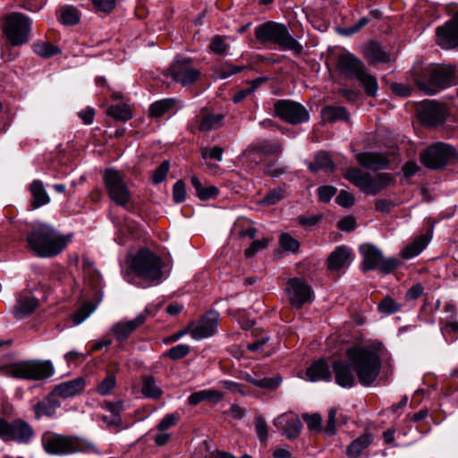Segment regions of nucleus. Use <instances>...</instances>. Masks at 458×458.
I'll return each mask as SVG.
<instances>
[{
    "instance_id": "obj_24",
    "label": "nucleus",
    "mask_w": 458,
    "mask_h": 458,
    "mask_svg": "<svg viewBox=\"0 0 458 458\" xmlns=\"http://www.w3.org/2000/svg\"><path fill=\"white\" fill-rule=\"evenodd\" d=\"M225 115L210 113L207 108H202L194 118V123L199 131H210L223 125Z\"/></svg>"
},
{
    "instance_id": "obj_39",
    "label": "nucleus",
    "mask_w": 458,
    "mask_h": 458,
    "mask_svg": "<svg viewBox=\"0 0 458 458\" xmlns=\"http://www.w3.org/2000/svg\"><path fill=\"white\" fill-rule=\"evenodd\" d=\"M175 98H164L151 104L148 108L149 115L153 118H159L170 111L176 104Z\"/></svg>"
},
{
    "instance_id": "obj_50",
    "label": "nucleus",
    "mask_w": 458,
    "mask_h": 458,
    "mask_svg": "<svg viewBox=\"0 0 458 458\" xmlns=\"http://www.w3.org/2000/svg\"><path fill=\"white\" fill-rule=\"evenodd\" d=\"M302 419L311 431L320 432L322 428V417L319 413L303 414Z\"/></svg>"
},
{
    "instance_id": "obj_51",
    "label": "nucleus",
    "mask_w": 458,
    "mask_h": 458,
    "mask_svg": "<svg viewBox=\"0 0 458 458\" xmlns=\"http://www.w3.org/2000/svg\"><path fill=\"white\" fill-rule=\"evenodd\" d=\"M280 246L285 251L295 252L299 250V242L292 237L289 233H284L280 235L279 238Z\"/></svg>"
},
{
    "instance_id": "obj_20",
    "label": "nucleus",
    "mask_w": 458,
    "mask_h": 458,
    "mask_svg": "<svg viewBox=\"0 0 458 458\" xmlns=\"http://www.w3.org/2000/svg\"><path fill=\"white\" fill-rule=\"evenodd\" d=\"M219 320V314L211 310L206 313L197 325L191 326V336L195 340H201L212 336L216 329Z\"/></svg>"
},
{
    "instance_id": "obj_2",
    "label": "nucleus",
    "mask_w": 458,
    "mask_h": 458,
    "mask_svg": "<svg viewBox=\"0 0 458 458\" xmlns=\"http://www.w3.org/2000/svg\"><path fill=\"white\" fill-rule=\"evenodd\" d=\"M27 242L29 248L41 258L55 257L66 245L65 238L56 229L40 222L31 225L27 233Z\"/></svg>"
},
{
    "instance_id": "obj_34",
    "label": "nucleus",
    "mask_w": 458,
    "mask_h": 458,
    "mask_svg": "<svg viewBox=\"0 0 458 458\" xmlns=\"http://www.w3.org/2000/svg\"><path fill=\"white\" fill-rule=\"evenodd\" d=\"M142 387L141 393L147 398L159 399L163 394V391L157 384V380L150 375H143L141 377Z\"/></svg>"
},
{
    "instance_id": "obj_28",
    "label": "nucleus",
    "mask_w": 458,
    "mask_h": 458,
    "mask_svg": "<svg viewBox=\"0 0 458 458\" xmlns=\"http://www.w3.org/2000/svg\"><path fill=\"white\" fill-rule=\"evenodd\" d=\"M275 425L281 427L288 438H296L301 430L302 424L300 419L294 415H283L275 420Z\"/></svg>"
},
{
    "instance_id": "obj_43",
    "label": "nucleus",
    "mask_w": 458,
    "mask_h": 458,
    "mask_svg": "<svg viewBox=\"0 0 458 458\" xmlns=\"http://www.w3.org/2000/svg\"><path fill=\"white\" fill-rule=\"evenodd\" d=\"M333 166V162L326 152L318 153L315 157L314 162L309 165L310 170L313 173H316L318 170H332Z\"/></svg>"
},
{
    "instance_id": "obj_52",
    "label": "nucleus",
    "mask_w": 458,
    "mask_h": 458,
    "mask_svg": "<svg viewBox=\"0 0 458 458\" xmlns=\"http://www.w3.org/2000/svg\"><path fill=\"white\" fill-rule=\"evenodd\" d=\"M256 330H253L251 332L252 335L255 337V340L252 343L247 344V349L253 352H261L263 346L268 343L270 340V337L265 334L261 335L260 337L258 336V335L255 333Z\"/></svg>"
},
{
    "instance_id": "obj_56",
    "label": "nucleus",
    "mask_w": 458,
    "mask_h": 458,
    "mask_svg": "<svg viewBox=\"0 0 458 458\" xmlns=\"http://www.w3.org/2000/svg\"><path fill=\"white\" fill-rule=\"evenodd\" d=\"M336 414H337V410L335 408H333V409L329 410V411H328L327 425L323 428L324 432L328 436H333L336 433V426H335Z\"/></svg>"
},
{
    "instance_id": "obj_61",
    "label": "nucleus",
    "mask_w": 458,
    "mask_h": 458,
    "mask_svg": "<svg viewBox=\"0 0 458 458\" xmlns=\"http://www.w3.org/2000/svg\"><path fill=\"white\" fill-rule=\"evenodd\" d=\"M318 199L322 202H328L336 193V189L333 186L326 185L318 189Z\"/></svg>"
},
{
    "instance_id": "obj_6",
    "label": "nucleus",
    "mask_w": 458,
    "mask_h": 458,
    "mask_svg": "<svg viewBox=\"0 0 458 458\" xmlns=\"http://www.w3.org/2000/svg\"><path fill=\"white\" fill-rule=\"evenodd\" d=\"M42 445L47 454L54 455L89 453L95 450V445L86 439L55 433H45L42 437Z\"/></svg>"
},
{
    "instance_id": "obj_54",
    "label": "nucleus",
    "mask_w": 458,
    "mask_h": 458,
    "mask_svg": "<svg viewBox=\"0 0 458 458\" xmlns=\"http://www.w3.org/2000/svg\"><path fill=\"white\" fill-rule=\"evenodd\" d=\"M173 199L175 203H182L186 199V189L183 181H177L173 186Z\"/></svg>"
},
{
    "instance_id": "obj_38",
    "label": "nucleus",
    "mask_w": 458,
    "mask_h": 458,
    "mask_svg": "<svg viewBox=\"0 0 458 458\" xmlns=\"http://www.w3.org/2000/svg\"><path fill=\"white\" fill-rule=\"evenodd\" d=\"M191 182L195 189L197 196L201 200L215 199L219 193V190L216 186L204 187L197 176H191Z\"/></svg>"
},
{
    "instance_id": "obj_48",
    "label": "nucleus",
    "mask_w": 458,
    "mask_h": 458,
    "mask_svg": "<svg viewBox=\"0 0 458 458\" xmlns=\"http://www.w3.org/2000/svg\"><path fill=\"white\" fill-rule=\"evenodd\" d=\"M84 276L85 280L89 281V283L92 285V287L96 288L99 285L101 276L98 271L92 268L91 264L88 261L84 262L83 265Z\"/></svg>"
},
{
    "instance_id": "obj_11",
    "label": "nucleus",
    "mask_w": 458,
    "mask_h": 458,
    "mask_svg": "<svg viewBox=\"0 0 458 458\" xmlns=\"http://www.w3.org/2000/svg\"><path fill=\"white\" fill-rule=\"evenodd\" d=\"M362 257L360 268L363 272L378 269L383 274H390L400 264L395 258H384L382 251L372 244H363L360 247Z\"/></svg>"
},
{
    "instance_id": "obj_47",
    "label": "nucleus",
    "mask_w": 458,
    "mask_h": 458,
    "mask_svg": "<svg viewBox=\"0 0 458 458\" xmlns=\"http://www.w3.org/2000/svg\"><path fill=\"white\" fill-rule=\"evenodd\" d=\"M377 309L383 314L391 315L398 312L401 305L393 298L386 296L378 303Z\"/></svg>"
},
{
    "instance_id": "obj_35",
    "label": "nucleus",
    "mask_w": 458,
    "mask_h": 458,
    "mask_svg": "<svg viewBox=\"0 0 458 458\" xmlns=\"http://www.w3.org/2000/svg\"><path fill=\"white\" fill-rule=\"evenodd\" d=\"M428 240L425 235L416 237L403 250L402 257L404 259H410L418 256L428 245Z\"/></svg>"
},
{
    "instance_id": "obj_36",
    "label": "nucleus",
    "mask_w": 458,
    "mask_h": 458,
    "mask_svg": "<svg viewBox=\"0 0 458 458\" xmlns=\"http://www.w3.org/2000/svg\"><path fill=\"white\" fill-rule=\"evenodd\" d=\"M371 443L372 436L370 434H363L348 445L346 454L351 458H357Z\"/></svg>"
},
{
    "instance_id": "obj_30",
    "label": "nucleus",
    "mask_w": 458,
    "mask_h": 458,
    "mask_svg": "<svg viewBox=\"0 0 458 458\" xmlns=\"http://www.w3.org/2000/svg\"><path fill=\"white\" fill-rule=\"evenodd\" d=\"M60 405V402L56 400L55 396L51 392L47 397L34 405L35 418L39 420L43 416L52 417Z\"/></svg>"
},
{
    "instance_id": "obj_26",
    "label": "nucleus",
    "mask_w": 458,
    "mask_h": 458,
    "mask_svg": "<svg viewBox=\"0 0 458 458\" xmlns=\"http://www.w3.org/2000/svg\"><path fill=\"white\" fill-rule=\"evenodd\" d=\"M356 159L364 168L374 171L386 169L390 164L386 156L377 152L359 153L356 156Z\"/></svg>"
},
{
    "instance_id": "obj_7",
    "label": "nucleus",
    "mask_w": 458,
    "mask_h": 458,
    "mask_svg": "<svg viewBox=\"0 0 458 458\" xmlns=\"http://www.w3.org/2000/svg\"><path fill=\"white\" fill-rule=\"evenodd\" d=\"M344 178L360 191L369 195H377L395 183L394 176L389 173H378L374 175L360 168H349Z\"/></svg>"
},
{
    "instance_id": "obj_59",
    "label": "nucleus",
    "mask_w": 458,
    "mask_h": 458,
    "mask_svg": "<svg viewBox=\"0 0 458 458\" xmlns=\"http://www.w3.org/2000/svg\"><path fill=\"white\" fill-rule=\"evenodd\" d=\"M255 428L256 432L259 436V438L261 441H264L268 437V428L266 423V420L262 417H257L255 419Z\"/></svg>"
},
{
    "instance_id": "obj_40",
    "label": "nucleus",
    "mask_w": 458,
    "mask_h": 458,
    "mask_svg": "<svg viewBox=\"0 0 458 458\" xmlns=\"http://www.w3.org/2000/svg\"><path fill=\"white\" fill-rule=\"evenodd\" d=\"M38 300L33 296H21L15 308V315L17 318H21L31 313L38 306Z\"/></svg>"
},
{
    "instance_id": "obj_10",
    "label": "nucleus",
    "mask_w": 458,
    "mask_h": 458,
    "mask_svg": "<svg viewBox=\"0 0 458 458\" xmlns=\"http://www.w3.org/2000/svg\"><path fill=\"white\" fill-rule=\"evenodd\" d=\"M104 183L112 201L128 211L132 210L131 192L118 170L106 169L104 174Z\"/></svg>"
},
{
    "instance_id": "obj_8",
    "label": "nucleus",
    "mask_w": 458,
    "mask_h": 458,
    "mask_svg": "<svg viewBox=\"0 0 458 458\" xmlns=\"http://www.w3.org/2000/svg\"><path fill=\"white\" fill-rule=\"evenodd\" d=\"M54 367L48 360H26L0 368L2 375L30 380H42L54 374Z\"/></svg>"
},
{
    "instance_id": "obj_46",
    "label": "nucleus",
    "mask_w": 458,
    "mask_h": 458,
    "mask_svg": "<svg viewBox=\"0 0 458 458\" xmlns=\"http://www.w3.org/2000/svg\"><path fill=\"white\" fill-rule=\"evenodd\" d=\"M60 21L64 25L72 26L80 21V15L77 9L72 6H65L61 9Z\"/></svg>"
},
{
    "instance_id": "obj_21",
    "label": "nucleus",
    "mask_w": 458,
    "mask_h": 458,
    "mask_svg": "<svg viewBox=\"0 0 458 458\" xmlns=\"http://www.w3.org/2000/svg\"><path fill=\"white\" fill-rule=\"evenodd\" d=\"M419 118L423 124L435 127L445 120V107L436 101H424L419 111Z\"/></svg>"
},
{
    "instance_id": "obj_64",
    "label": "nucleus",
    "mask_w": 458,
    "mask_h": 458,
    "mask_svg": "<svg viewBox=\"0 0 458 458\" xmlns=\"http://www.w3.org/2000/svg\"><path fill=\"white\" fill-rule=\"evenodd\" d=\"M392 91L400 97H408L412 91V88L403 83H393L391 85Z\"/></svg>"
},
{
    "instance_id": "obj_37",
    "label": "nucleus",
    "mask_w": 458,
    "mask_h": 458,
    "mask_svg": "<svg viewBox=\"0 0 458 458\" xmlns=\"http://www.w3.org/2000/svg\"><path fill=\"white\" fill-rule=\"evenodd\" d=\"M321 115L326 122L334 123L338 120L349 121V114L345 107L327 106L322 108Z\"/></svg>"
},
{
    "instance_id": "obj_5",
    "label": "nucleus",
    "mask_w": 458,
    "mask_h": 458,
    "mask_svg": "<svg viewBox=\"0 0 458 458\" xmlns=\"http://www.w3.org/2000/svg\"><path fill=\"white\" fill-rule=\"evenodd\" d=\"M257 40L260 43L276 45L282 50H291L294 54H301L302 46L290 34L288 28L279 22L267 21L255 28Z\"/></svg>"
},
{
    "instance_id": "obj_12",
    "label": "nucleus",
    "mask_w": 458,
    "mask_h": 458,
    "mask_svg": "<svg viewBox=\"0 0 458 458\" xmlns=\"http://www.w3.org/2000/svg\"><path fill=\"white\" fill-rule=\"evenodd\" d=\"M31 20L21 13H12L4 21L3 31L13 47L22 46L30 39Z\"/></svg>"
},
{
    "instance_id": "obj_41",
    "label": "nucleus",
    "mask_w": 458,
    "mask_h": 458,
    "mask_svg": "<svg viewBox=\"0 0 458 458\" xmlns=\"http://www.w3.org/2000/svg\"><path fill=\"white\" fill-rule=\"evenodd\" d=\"M33 52L43 58H51L61 54V49L47 41H38L32 45Z\"/></svg>"
},
{
    "instance_id": "obj_29",
    "label": "nucleus",
    "mask_w": 458,
    "mask_h": 458,
    "mask_svg": "<svg viewBox=\"0 0 458 458\" xmlns=\"http://www.w3.org/2000/svg\"><path fill=\"white\" fill-rule=\"evenodd\" d=\"M363 55L371 65L386 64L390 61V55L377 42H369L363 47Z\"/></svg>"
},
{
    "instance_id": "obj_23",
    "label": "nucleus",
    "mask_w": 458,
    "mask_h": 458,
    "mask_svg": "<svg viewBox=\"0 0 458 458\" xmlns=\"http://www.w3.org/2000/svg\"><path fill=\"white\" fill-rule=\"evenodd\" d=\"M146 316L143 313L139 314L134 319L129 321H120L113 325L111 332L118 342L126 341L129 336L139 327L144 324Z\"/></svg>"
},
{
    "instance_id": "obj_16",
    "label": "nucleus",
    "mask_w": 458,
    "mask_h": 458,
    "mask_svg": "<svg viewBox=\"0 0 458 458\" xmlns=\"http://www.w3.org/2000/svg\"><path fill=\"white\" fill-rule=\"evenodd\" d=\"M436 43L445 50L458 47V12L436 29Z\"/></svg>"
},
{
    "instance_id": "obj_49",
    "label": "nucleus",
    "mask_w": 458,
    "mask_h": 458,
    "mask_svg": "<svg viewBox=\"0 0 458 458\" xmlns=\"http://www.w3.org/2000/svg\"><path fill=\"white\" fill-rule=\"evenodd\" d=\"M190 352V346L188 344H178L170 348L164 356L168 357L173 360H181L186 357Z\"/></svg>"
},
{
    "instance_id": "obj_58",
    "label": "nucleus",
    "mask_w": 458,
    "mask_h": 458,
    "mask_svg": "<svg viewBox=\"0 0 458 458\" xmlns=\"http://www.w3.org/2000/svg\"><path fill=\"white\" fill-rule=\"evenodd\" d=\"M209 49L215 54L223 55L227 49V45L223 37L216 36L210 42Z\"/></svg>"
},
{
    "instance_id": "obj_27",
    "label": "nucleus",
    "mask_w": 458,
    "mask_h": 458,
    "mask_svg": "<svg viewBox=\"0 0 458 458\" xmlns=\"http://www.w3.org/2000/svg\"><path fill=\"white\" fill-rule=\"evenodd\" d=\"M85 386V381L81 377L65 381L55 386L52 393L56 397L64 399L72 397L81 393Z\"/></svg>"
},
{
    "instance_id": "obj_31",
    "label": "nucleus",
    "mask_w": 458,
    "mask_h": 458,
    "mask_svg": "<svg viewBox=\"0 0 458 458\" xmlns=\"http://www.w3.org/2000/svg\"><path fill=\"white\" fill-rule=\"evenodd\" d=\"M308 378L312 382L320 380L328 381L331 378V370L324 360L313 362L306 371Z\"/></svg>"
},
{
    "instance_id": "obj_18",
    "label": "nucleus",
    "mask_w": 458,
    "mask_h": 458,
    "mask_svg": "<svg viewBox=\"0 0 458 458\" xmlns=\"http://www.w3.org/2000/svg\"><path fill=\"white\" fill-rule=\"evenodd\" d=\"M288 300L294 308H301L304 303L311 301L312 290L302 279L290 278L285 289Z\"/></svg>"
},
{
    "instance_id": "obj_1",
    "label": "nucleus",
    "mask_w": 458,
    "mask_h": 458,
    "mask_svg": "<svg viewBox=\"0 0 458 458\" xmlns=\"http://www.w3.org/2000/svg\"><path fill=\"white\" fill-rule=\"evenodd\" d=\"M411 77L417 88L432 96L450 87L454 78V70L450 66L424 64L417 61L411 71Z\"/></svg>"
},
{
    "instance_id": "obj_53",
    "label": "nucleus",
    "mask_w": 458,
    "mask_h": 458,
    "mask_svg": "<svg viewBox=\"0 0 458 458\" xmlns=\"http://www.w3.org/2000/svg\"><path fill=\"white\" fill-rule=\"evenodd\" d=\"M170 163L167 160H165L161 163V165L153 172L152 181L155 184H158L162 182L169 171Z\"/></svg>"
},
{
    "instance_id": "obj_44",
    "label": "nucleus",
    "mask_w": 458,
    "mask_h": 458,
    "mask_svg": "<svg viewBox=\"0 0 458 458\" xmlns=\"http://www.w3.org/2000/svg\"><path fill=\"white\" fill-rule=\"evenodd\" d=\"M246 69H248V66L234 65L231 63L225 62L217 67L215 72L218 79L224 80Z\"/></svg>"
},
{
    "instance_id": "obj_60",
    "label": "nucleus",
    "mask_w": 458,
    "mask_h": 458,
    "mask_svg": "<svg viewBox=\"0 0 458 458\" xmlns=\"http://www.w3.org/2000/svg\"><path fill=\"white\" fill-rule=\"evenodd\" d=\"M178 417L174 413L166 414L157 426L159 431H165L171 427L174 426L178 421Z\"/></svg>"
},
{
    "instance_id": "obj_19",
    "label": "nucleus",
    "mask_w": 458,
    "mask_h": 458,
    "mask_svg": "<svg viewBox=\"0 0 458 458\" xmlns=\"http://www.w3.org/2000/svg\"><path fill=\"white\" fill-rule=\"evenodd\" d=\"M282 151L283 146L281 143L277 141L269 142L267 140H262L250 146L244 152V155L251 162L259 163L267 157L279 156Z\"/></svg>"
},
{
    "instance_id": "obj_22",
    "label": "nucleus",
    "mask_w": 458,
    "mask_h": 458,
    "mask_svg": "<svg viewBox=\"0 0 458 458\" xmlns=\"http://www.w3.org/2000/svg\"><path fill=\"white\" fill-rule=\"evenodd\" d=\"M335 383L344 388H351L356 384V372L349 360H336L332 364Z\"/></svg>"
},
{
    "instance_id": "obj_3",
    "label": "nucleus",
    "mask_w": 458,
    "mask_h": 458,
    "mask_svg": "<svg viewBox=\"0 0 458 458\" xmlns=\"http://www.w3.org/2000/svg\"><path fill=\"white\" fill-rule=\"evenodd\" d=\"M345 353L356 372L359 383L364 386H371L381 370L378 352L372 346H355L348 348Z\"/></svg>"
},
{
    "instance_id": "obj_9",
    "label": "nucleus",
    "mask_w": 458,
    "mask_h": 458,
    "mask_svg": "<svg viewBox=\"0 0 458 458\" xmlns=\"http://www.w3.org/2000/svg\"><path fill=\"white\" fill-rule=\"evenodd\" d=\"M130 268L140 278L159 283L162 280V260L147 249L140 250L132 258Z\"/></svg>"
},
{
    "instance_id": "obj_14",
    "label": "nucleus",
    "mask_w": 458,
    "mask_h": 458,
    "mask_svg": "<svg viewBox=\"0 0 458 458\" xmlns=\"http://www.w3.org/2000/svg\"><path fill=\"white\" fill-rule=\"evenodd\" d=\"M275 114L290 124L306 123L310 114L301 104L290 99H278L274 104Z\"/></svg>"
},
{
    "instance_id": "obj_13",
    "label": "nucleus",
    "mask_w": 458,
    "mask_h": 458,
    "mask_svg": "<svg viewBox=\"0 0 458 458\" xmlns=\"http://www.w3.org/2000/svg\"><path fill=\"white\" fill-rule=\"evenodd\" d=\"M457 158V152L451 145L437 142L420 154L421 163L429 169H442Z\"/></svg>"
},
{
    "instance_id": "obj_4",
    "label": "nucleus",
    "mask_w": 458,
    "mask_h": 458,
    "mask_svg": "<svg viewBox=\"0 0 458 458\" xmlns=\"http://www.w3.org/2000/svg\"><path fill=\"white\" fill-rule=\"evenodd\" d=\"M336 68L339 73L348 79H356L369 97H375L378 90L377 78L368 72L364 63L352 53L341 55Z\"/></svg>"
},
{
    "instance_id": "obj_63",
    "label": "nucleus",
    "mask_w": 458,
    "mask_h": 458,
    "mask_svg": "<svg viewBox=\"0 0 458 458\" xmlns=\"http://www.w3.org/2000/svg\"><path fill=\"white\" fill-rule=\"evenodd\" d=\"M224 149L220 147H214L212 148H205L202 150L201 156L203 158H212L216 161H221L223 157Z\"/></svg>"
},
{
    "instance_id": "obj_25",
    "label": "nucleus",
    "mask_w": 458,
    "mask_h": 458,
    "mask_svg": "<svg viewBox=\"0 0 458 458\" xmlns=\"http://www.w3.org/2000/svg\"><path fill=\"white\" fill-rule=\"evenodd\" d=\"M352 250L345 245L336 247L327 260V269L335 272L348 267L351 263Z\"/></svg>"
},
{
    "instance_id": "obj_57",
    "label": "nucleus",
    "mask_w": 458,
    "mask_h": 458,
    "mask_svg": "<svg viewBox=\"0 0 458 458\" xmlns=\"http://www.w3.org/2000/svg\"><path fill=\"white\" fill-rule=\"evenodd\" d=\"M102 407L110 412L113 417H121V412L124 410V402L118 401L115 403L105 402Z\"/></svg>"
},
{
    "instance_id": "obj_42",
    "label": "nucleus",
    "mask_w": 458,
    "mask_h": 458,
    "mask_svg": "<svg viewBox=\"0 0 458 458\" xmlns=\"http://www.w3.org/2000/svg\"><path fill=\"white\" fill-rule=\"evenodd\" d=\"M107 114L116 121L127 122L132 117L131 108L127 105H112L106 111Z\"/></svg>"
},
{
    "instance_id": "obj_45",
    "label": "nucleus",
    "mask_w": 458,
    "mask_h": 458,
    "mask_svg": "<svg viewBox=\"0 0 458 458\" xmlns=\"http://www.w3.org/2000/svg\"><path fill=\"white\" fill-rule=\"evenodd\" d=\"M116 386V377L114 373L107 372L104 379L98 385L96 391L100 395L110 394Z\"/></svg>"
},
{
    "instance_id": "obj_55",
    "label": "nucleus",
    "mask_w": 458,
    "mask_h": 458,
    "mask_svg": "<svg viewBox=\"0 0 458 458\" xmlns=\"http://www.w3.org/2000/svg\"><path fill=\"white\" fill-rule=\"evenodd\" d=\"M267 244H268V239H267V238H263V239L252 242L250 246L248 249H246L244 251L246 258L253 257L259 251L266 249Z\"/></svg>"
},
{
    "instance_id": "obj_15",
    "label": "nucleus",
    "mask_w": 458,
    "mask_h": 458,
    "mask_svg": "<svg viewBox=\"0 0 458 458\" xmlns=\"http://www.w3.org/2000/svg\"><path fill=\"white\" fill-rule=\"evenodd\" d=\"M34 435L31 426L26 421L18 419L8 422L0 419V437L4 441H16L19 444H28Z\"/></svg>"
},
{
    "instance_id": "obj_62",
    "label": "nucleus",
    "mask_w": 458,
    "mask_h": 458,
    "mask_svg": "<svg viewBox=\"0 0 458 458\" xmlns=\"http://www.w3.org/2000/svg\"><path fill=\"white\" fill-rule=\"evenodd\" d=\"M335 201L344 208H350L354 204V197L346 191H341L337 195Z\"/></svg>"
},
{
    "instance_id": "obj_33",
    "label": "nucleus",
    "mask_w": 458,
    "mask_h": 458,
    "mask_svg": "<svg viewBox=\"0 0 458 458\" xmlns=\"http://www.w3.org/2000/svg\"><path fill=\"white\" fill-rule=\"evenodd\" d=\"M30 193L32 196L31 205L34 208H38L47 205L50 201V198L45 190L43 182L39 180H35L30 183Z\"/></svg>"
},
{
    "instance_id": "obj_32",
    "label": "nucleus",
    "mask_w": 458,
    "mask_h": 458,
    "mask_svg": "<svg viewBox=\"0 0 458 458\" xmlns=\"http://www.w3.org/2000/svg\"><path fill=\"white\" fill-rule=\"evenodd\" d=\"M223 399V394L215 389H204L192 393L188 397V403L195 406L202 402H209L217 403Z\"/></svg>"
},
{
    "instance_id": "obj_17",
    "label": "nucleus",
    "mask_w": 458,
    "mask_h": 458,
    "mask_svg": "<svg viewBox=\"0 0 458 458\" xmlns=\"http://www.w3.org/2000/svg\"><path fill=\"white\" fill-rule=\"evenodd\" d=\"M169 74L174 81L183 86L194 83L200 76V72L193 67L189 59H176L169 68Z\"/></svg>"
}]
</instances>
